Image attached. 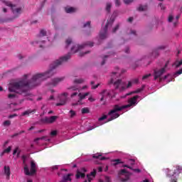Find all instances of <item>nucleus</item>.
<instances>
[{
    "mask_svg": "<svg viewBox=\"0 0 182 182\" xmlns=\"http://www.w3.org/2000/svg\"><path fill=\"white\" fill-rule=\"evenodd\" d=\"M69 59H70V53H68L66 55L60 58V59L56 60L50 64L48 70L33 75L30 80H28V79L30 77L31 75L26 74L18 81L11 82L9 85V92L11 93L9 95V99H16V97H18L16 93L22 95V93H26L30 89L39 86L43 80H46L48 77H50L56 73V67L59 66V65H62V63H65V62H68Z\"/></svg>",
    "mask_w": 182,
    "mask_h": 182,
    "instance_id": "nucleus-1",
    "label": "nucleus"
},
{
    "mask_svg": "<svg viewBox=\"0 0 182 182\" xmlns=\"http://www.w3.org/2000/svg\"><path fill=\"white\" fill-rule=\"evenodd\" d=\"M124 72H126V70H120L119 68H117V72H113L112 73L111 80L109 82V85H112V83H114V87L117 90H119V92H123V90H126V89L132 87V85H133V83H139V80L137 78H135L132 81H129L128 82V85L126 84V82L122 80H117L114 82V79H116V77H118V76H120V73H124Z\"/></svg>",
    "mask_w": 182,
    "mask_h": 182,
    "instance_id": "nucleus-2",
    "label": "nucleus"
},
{
    "mask_svg": "<svg viewBox=\"0 0 182 182\" xmlns=\"http://www.w3.org/2000/svg\"><path fill=\"white\" fill-rule=\"evenodd\" d=\"M137 99H139V96L136 95L128 100V105L122 106H119V105H114L113 109L108 113L109 118H108L105 123H107V122H112V120H114V119H117V117L120 116L119 112H122V110H126L127 109H130V107L136 106V105H137Z\"/></svg>",
    "mask_w": 182,
    "mask_h": 182,
    "instance_id": "nucleus-3",
    "label": "nucleus"
},
{
    "mask_svg": "<svg viewBox=\"0 0 182 182\" xmlns=\"http://www.w3.org/2000/svg\"><path fill=\"white\" fill-rule=\"evenodd\" d=\"M2 2V5H5L6 6H9L11 8L13 18H9L8 21H14L16 18H18L22 12H23V6L19 5L18 0H10V1H6V0H1Z\"/></svg>",
    "mask_w": 182,
    "mask_h": 182,
    "instance_id": "nucleus-4",
    "label": "nucleus"
},
{
    "mask_svg": "<svg viewBox=\"0 0 182 182\" xmlns=\"http://www.w3.org/2000/svg\"><path fill=\"white\" fill-rule=\"evenodd\" d=\"M89 87L87 85H84L82 87L75 85L74 87H71L69 88V90L71 92H74L71 94V97H75V96H77L78 95V101L76 103H73V106H76L77 105H81L82 100L86 97V96H89V92H85L84 94L79 93L80 90H85Z\"/></svg>",
    "mask_w": 182,
    "mask_h": 182,
    "instance_id": "nucleus-5",
    "label": "nucleus"
},
{
    "mask_svg": "<svg viewBox=\"0 0 182 182\" xmlns=\"http://www.w3.org/2000/svg\"><path fill=\"white\" fill-rule=\"evenodd\" d=\"M167 66H168V63H166L164 67L156 68L154 69V73L152 76H154V80H159V82H162V80H166L168 77H171L170 74L163 76L167 72Z\"/></svg>",
    "mask_w": 182,
    "mask_h": 182,
    "instance_id": "nucleus-6",
    "label": "nucleus"
},
{
    "mask_svg": "<svg viewBox=\"0 0 182 182\" xmlns=\"http://www.w3.org/2000/svg\"><path fill=\"white\" fill-rule=\"evenodd\" d=\"M48 39L50 42V31H46L45 30H41L39 35L35 41L32 42V45L35 46H38L39 48H45V43L46 41L45 39Z\"/></svg>",
    "mask_w": 182,
    "mask_h": 182,
    "instance_id": "nucleus-7",
    "label": "nucleus"
},
{
    "mask_svg": "<svg viewBox=\"0 0 182 182\" xmlns=\"http://www.w3.org/2000/svg\"><path fill=\"white\" fill-rule=\"evenodd\" d=\"M70 45H73L70 49L71 53H76V52H79V50H82V49H85V48H92L93 46V42L87 41V43H85L80 46L77 44L73 45V43L72 42V38H68L65 41V48H69Z\"/></svg>",
    "mask_w": 182,
    "mask_h": 182,
    "instance_id": "nucleus-8",
    "label": "nucleus"
},
{
    "mask_svg": "<svg viewBox=\"0 0 182 182\" xmlns=\"http://www.w3.org/2000/svg\"><path fill=\"white\" fill-rule=\"evenodd\" d=\"M117 16V11H114L112 16V18L107 21L105 27L100 32V39H106L107 38V29L112 28L113 22H114V18Z\"/></svg>",
    "mask_w": 182,
    "mask_h": 182,
    "instance_id": "nucleus-9",
    "label": "nucleus"
},
{
    "mask_svg": "<svg viewBox=\"0 0 182 182\" xmlns=\"http://www.w3.org/2000/svg\"><path fill=\"white\" fill-rule=\"evenodd\" d=\"M166 172V176L170 178L171 182H177V177H178V174L182 171V167L180 166H177L174 168V171H170V169H165Z\"/></svg>",
    "mask_w": 182,
    "mask_h": 182,
    "instance_id": "nucleus-10",
    "label": "nucleus"
},
{
    "mask_svg": "<svg viewBox=\"0 0 182 182\" xmlns=\"http://www.w3.org/2000/svg\"><path fill=\"white\" fill-rule=\"evenodd\" d=\"M38 166H36V163L34 161H31V169L28 167V165H24V173L26 176H33L35 173H36V169Z\"/></svg>",
    "mask_w": 182,
    "mask_h": 182,
    "instance_id": "nucleus-11",
    "label": "nucleus"
},
{
    "mask_svg": "<svg viewBox=\"0 0 182 182\" xmlns=\"http://www.w3.org/2000/svg\"><path fill=\"white\" fill-rule=\"evenodd\" d=\"M56 119H58V116L45 117L44 118H42L40 122L43 124H50L55 123Z\"/></svg>",
    "mask_w": 182,
    "mask_h": 182,
    "instance_id": "nucleus-12",
    "label": "nucleus"
},
{
    "mask_svg": "<svg viewBox=\"0 0 182 182\" xmlns=\"http://www.w3.org/2000/svg\"><path fill=\"white\" fill-rule=\"evenodd\" d=\"M68 96H69V94L67 92H63L58 95V100L60 102L57 103L56 106H64V105H66V102H68Z\"/></svg>",
    "mask_w": 182,
    "mask_h": 182,
    "instance_id": "nucleus-13",
    "label": "nucleus"
},
{
    "mask_svg": "<svg viewBox=\"0 0 182 182\" xmlns=\"http://www.w3.org/2000/svg\"><path fill=\"white\" fill-rule=\"evenodd\" d=\"M119 177L121 181H127L130 178V173L127 172L126 169H122L119 172Z\"/></svg>",
    "mask_w": 182,
    "mask_h": 182,
    "instance_id": "nucleus-14",
    "label": "nucleus"
},
{
    "mask_svg": "<svg viewBox=\"0 0 182 182\" xmlns=\"http://www.w3.org/2000/svg\"><path fill=\"white\" fill-rule=\"evenodd\" d=\"M102 97L100 99L101 102H103V100H105V99H107V97H109V99L113 97L114 96V94H112V92L109 91V90H104L102 93Z\"/></svg>",
    "mask_w": 182,
    "mask_h": 182,
    "instance_id": "nucleus-15",
    "label": "nucleus"
},
{
    "mask_svg": "<svg viewBox=\"0 0 182 182\" xmlns=\"http://www.w3.org/2000/svg\"><path fill=\"white\" fill-rule=\"evenodd\" d=\"M4 174L6 177V180H9L11 178V167L8 165H5L4 167Z\"/></svg>",
    "mask_w": 182,
    "mask_h": 182,
    "instance_id": "nucleus-16",
    "label": "nucleus"
},
{
    "mask_svg": "<svg viewBox=\"0 0 182 182\" xmlns=\"http://www.w3.org/2000/svg\"><path fill=\"white\" fill-rule=\"evenodd\" d=\"M178 19H180V15H177L176 18L173 16V15H169L168 21V22H173L174 26H177V23L178 22Z\"/></svg>",
    "mask_w": 182,
    "mask_h": 182,
    "instance_id": "nucleus-17",
    "label": "nucleus"
},
{
    "mask_svg": "<svg viewBox=\"0 0 182 182\" xmlns=\"http://www.w3.org/2000/svg\"><path fill=\"white\" fill-rule=\"evenodd\" d=\"M65 77H55L52 80L51 82L50 83V86H56L58 83H60V82L63 81Z\"/></svg>",
    "mask_w": 182,
    "mask_h": 182,
    "instance_id": "nucleus-18",
    "label": "nucleus"
},
{
    "mask_svg": "<svg viewBox=\"0 0 182 182\" xmlns=\"http://www.w3.org/2000/svg\"><path fill=\"white\" fill-rule=\"evenodd\" d=\"M82 171H77V174H76V178H85V173H86V168H82Z\"/></svg>",
    "mask_w": 182,
    "mask_h": 182,
    "instance_id": "nucleus-19",
    "label": "nucleus"
},
{
    "mask_svg": "<svg viewBox=\"0 0 182 182\" xmlns=\"http://www.w3.org/2000/svg\"><path fill=\"white\" fill-rule=\"evenodd\" d=\"M96 177V170L94 169L90 174L87 175V178L89 182L92 181Z\"/></svg>",
    "mask_w": 182,
    "mask_h": 182,
    "instance_id": "nucleus-20",
    "label": "nucleus"
},
{
    "mask_svg": "<svg viewBox=\"0 0 182 182\" xmlns=\"http://www.w3.org/2000/svg\"><path fill=\"white\" fill-rule=\"evenodd\" d=\"M36 112V109H27L23 112L21 116H29V114H33Z\"/></svg>",
    "mask_w": 182,
    "mask_h": 182,
    "instance_id": "nucleus-21",
    "label": "nucleus"
},
{
    "mask_svg": "<svg viewBox=\"0 0 182 182\" xmlns=\"http://www.w3.org/2000/svg\"><path fill=\"white\" fill-rule=\"evenodd\" d=\"M42 138H37L34 140L33 144L31 145V148L28 150H32V149H35V144H39V141H42Z\"/></svg>",
    "mask_w": 182,
    "mask_h": 182,
    "instance_id": "nucleus-22",
    "label": "nucleus"
},
{
    "mask_svg": "<svg viewBox=\"0 0 182 182\" xmlns=\"http://www.w3.org/2000/svg\"><path fill=\"white\" fill-rule=\"evenodd\" d=\"M164 46L158 47V50H155L152 52V56H154V58L159 56V50L164 49Z\"/></svg>",
    "mask_w": 182,
    "mask_h": 182,
    "instance_id": "nucleus-23",
    "label": "nucleus"
},
{
    "mask_svg": "<svg viewBox=\"0 0 182 182\" xmlns=\"http://www.w3.org/2000/svg\"><path fill=\"white\" fill-rule=\"evenodd\" d=\"M93 159H99L100 160H106V157L102 156L100 154H95L92 156Z\"/></svg>",
    "mask_w": 182,
    "mask_h": 182,
    "instance_id": "nucleus-24",
    "label": "nucleus"
},
{
    "mask_svg": "<svg viewBox=\"0 0 182 182\" xmlns=\"http://www.w3.org/2000/svg\"><path fill=\"white\" fill-rule=\"evenodd\" d=\"M76 11V9L73 8V7H66L65 8V12H67V14H73V12H75Z\"/></svg>",
    "mask_w": 182,
    "mask_h": 182,
    "instance_id": "nucleus-25",
    "label": "nucleus"
},
{
    "mask_svg": "<svg viewBox=\"0 0 182 182\" xmlns=\"http://www.w3.org/2000/svg\"><path fill=\"white\" fill-rule=\"evenodd\" d=\"M21 154V150L19 149L18 147H16L14 151H13V155L16 156V157H19V154Z\"/></svg>",
    "mask_w": 182,
    "mask_h": 182,
    "instance_id": "nucleus-26",
    "label": "nucleus"
},
{
    "mask_svg": "<svg viewBox=\"0 0 182 182\" xmlns=\"http://www.w3.org/2000/svg\"><path fill=\"white\" fill-rule=\"evenodd\" d=\"M105 119H107V115H103L102 117L99 118L98 123L100 126H102V124H105V123H102V122H103V120H105Z\"/></svg>",
    "mask_w": 182,
    "mask_h": 182,
    "instance_id": "nucleus-27",
    "label": "nucleus"
},
{
    "mask_svg": "<svg viewBox=\"0 0 182 182\" xmlns=\"http://www.w3.org/2000/svg\"><path fill=\"white\" fill-rule=\"evenodd\" d=\"M83 82H85V80H83V78L75 79L74 80L75 85H80L83 83Z\"/></svg>",
    "mask_w": 182,
    "mask_h": 182,
    "instance_id": "nucleus-28",
    "label": "nucleus"
},
{
    "mask_svg": "<svg viewBox=\"0 0 182 182\" xmlns=\"http://www.w3.org/2000/svg\"><path fill=\"white\" fill-rule=\"evenodd\" d=\"M141 90H143V88H139L134 92H131L129 93H127L126 95H125V97L126 96H130V95H133V93H140V92H141Z\"/></svg>",
    "mask_w": 182,
    "mask_h": 182,
    "instance_id": "nucleus-29",
    "label": "nucleus"
},
{
    "mask_svg": "<svg viewBox=\"0 0 182 182\" xmlns=\"http://www.w3.org/2000/svg\"><path fill=\"white\" fill-rule=\"evenodd\" d=\"M11 150H12V147L9 146L7 149H4V150L2 151L1 156H4V154L5 153H9V152L11 151Z\"/></svg>",
    "mask_w": 182,
    "mask_h": 182,
    "instance_id": "nucleus-30",
    "label": "nucleus"
},
{
    "mask_svg": "<svg viewBox=\"0 0 182 182\" xmlns=\"http://www.w3.org/2000/svg\"><path fill=\"white\" fill-rule=\"evenodd\" d=\"M81 112H82V114H86L89 113L90 110L87 107H84L82 109Z\"/></svg>",
    "mask_w": 182,
    "mask_h": 182,
    "instance_id": "nucleus-31",
    "label": "nucleus"
},
{
    "mask_svg": "<svg viewBox=\"0 0 182 182\" xmlns=\"http://www.w3.org/2000/svg\"><path fill=\"white\" fill-rule=\"evenodd\" d=\"M150 76H151V73H149V74H146L145 75H144V76L142 77V80H144V81L147 80L150 77Z\"/></svg>",
    "mask_w": 182,
    "mask_h": 182,
    "instance_id": "nucleus-32",
    "label": "nucleus"
},
{
    "mask_svg": "<svg viewBox=\"0 0 182 182\" xmlns=\"http://www.w3.org/2000/svg\"><path fill=\"white\" fill-rule=\"evenodd\" d=\"M110 8H112V3H107L106 7L107 12H110Z\"/></svg>",
    "mask_w": 182,
    "mask_h": 182,
    "instance_id": "nucleus-33",
    "label": "nucleus"
},
{
    "mask_svg": "<svg viewBox=\"0 0 182 182\" xmlns=\"http://www.w3.org/2000/svg\"><path fill=\"white\" fill-rule=\"evenodd\" d=\"M58 134V131L53 130L50 132V137H55Z\"/></svg>",
    "mask_w": 182,
    "mask_h": 182,
    "instance_id": "nucleus-34",
    "label": "nucleus"
},
{
    "mask_svg": "<svg viewBox=\"0 0 182 182\" xmlns=\"http://www.w3.org/2000/svg\"><path fill=\"white\" fill-rule=\"evenodd\" d=\"M95 85V82L92 81L91 82V85H92L91 89H97V87H99V85L100 84H97V85Z\"/></svg>",
    "mask_w": 182,
    "mask_h": 182,
    "instance_id": "nucleus-35",
    "label": "nucleus"
},
{
    "mask_svg": "<svg viewBox=\"0 0 182 182\" xmlns=\"http://www.w3.org/2000/svg\"><path fill=\"white\" fill-rule=\"evenodd\" d=\"M111 55H113V53H110L109 55H105L103 58V60L101 63V65H105V61L106 60V58H109V56H110Z\"/></svg>",
    "mask_w": 182,
    "mask_h": 182,
    "instance_id": "nucleus-36",
    "label": "nucleus"
},
{
    "mask_svg": "<svg viewBox=\"0 0 182 182\" xmlns=\"http://www.w3.org/2000/svg\"><path fill=\"white\" fill-rule=\"evenodd\" d=\"M147 9V6H139L138 10L139 11H146Z\"/></svg>",
    "mask_w": 182,
    "mask_h": 182,
    "instance_id": "nucleus-37",
    "label": "nucleus"
},
{
    "mask_svg": "<svg viewBox=\"0 0 182 182\" xmlns=\"http://www.w3.org/2000/svg\"><path fill=\"white\" fill-rule=\"evenodd\" d=\"M4 126H11V122L9 120H6L3 123Z\"/></svg>",
    "mask_w": 182,
    "mask_h": 182,
    "instance_id": "nucleus-38",
    "label": "nucleus"
},
{
    "mask_svg": "<svg viewBox=\"0 0 182 182\" xmlns=\"http://www.w3.org/2000/svg\"><path fill=\"white\" fill-rule=\"evenodd\" d=\"M134 163H135L134 159L128 160V164H130L131 166H134Z\"/></svg>",
    "mask_w": 182,
    "mask_h": 182,
    "instance_id": "nucleus-39",
    "label": "nucleus"
},
{
    "mask_svg": "<svg viewBox=\"0 0 182 182\" xmlns=\"http://www.w3.org/2000/svg\"><path fill=\"white\" fill-rule=\"evenodd\" d=\"M114 166H117V164H120V163H122V161H120V159H115L114 161Z\"/></svg>",
    "mask_w": 182,
    "mask_h": 182,
    "instance_id": "nucleus-40",
    "label": "nucleus"
},
{
    "mask_svg": "<svg viewBox=\"0 0 182 182\" xmlns=\"http://www.w3.org/2000/svg\"><path fill=\"white\" fill-rule=\"evenodd\" d=\"M84 28H90V21H87L85 24H84Z\"/></svg>",
    "mask_w": 182,
    "mask_h": 182,
    "instance_id": "nucleus-41",
    "label": "nucleus"
},
{
    "mask_svg": "<svg viewBox=\"0 0 182 182\" xmlns=\"http://www.w3.org/2000/svg\"><path fill=\"white\" fill-rule=\"evenodd\" d=\"M124 2L127 5L129 4H132V2H133V0H124Z\"/></svg>",
    "mask_w": 182,
    "mask_h": 182,
    "instance_id": "nucleus-42",
    "label": "nucleus"
},
{
    "mask_svg": "<svg viewBox=\"0 0 182 182\" xmlns=\"http://www.w3.org/2000/svg\"><path fill=\"white\" fill-rule=\"evenodd\" d=\"M70 114L71 117H74V116L76 114V113L73 110H70Z\"/></svg>",
    "mask_w": 182,
    "mask_h": 182,
    "instance_id": "nucleus-43",
    "label": "nucleus"
},
{
    "mask_svg": "<svg viewBox=\"0 0 182 182\" xmlns=\"http://www.w3.org/2000/svg\"><path fill=\"white\" fill-rule=\"evenodd\" d=\"M119 25L117 24V25L115 26V28H113L112 32H113L114 33V32H116V31H117V29H119Z\"/></svg>",
    "mask_w": 182,
    "mask_h": 182,
    "instance_id": "nucleus-44",
    "label": "nucleus"
},
{
    "mask_svg": "<svg viewBox=\"0 0 182 182\" xmlns=\"http://www.w3.org/2000/svg\"><path fill=\"white\" fill-rule=\"evenodd\" d=\"M18 116L16 114H11L9 116V119H14V117H16Z\"/></svg>",
    "mask_w": 182,
    "mask_h": 182,
    "instance_id": "nucleus-45",
    "label": "nucleus"
},
{
    "mask_svg": "<svg viewBox=\"0 0 182 182\" xmlns=\"http://www.w3.org/2000/svg\"><path fill=\"white\" fill-rule=\"evenodd\" d=\"M115 5L116 6H120V0H116Z\"/></svg>",
    "mask_w": 182,
    "mask_h": 182,
    "instance_id": "nucleus-46",
    "label": "nucleus"
},
{
    "mask_svg": "<svg viewBox=\"0 0 182 182\" xmlns=\"http://www.w3.org/2000/svg\"><path fill=\"white\" fill-rule=\"evenodd\" d=\"M130 35H134L136 36V31L134 30H131Z\"/></svg>",
    "mask_w": 182,
    "mask_h": 182,
    "instance_id": "nucleus-47",
    "label": "nucleus"
},
{
    "mask_svg": "<svg viewBox=\"0 0 182 182\" xmlns=\"http://www.w3.org/2000/svg\"><path fill=\"white\" fill-rule=\"evenodd\" d=\"M105 181H106V182H110V178L108 177V176H106V177H105Z\"/></svg>",
    "mask_w": 182,
    "mask_h": 182,
    "instance_id": "nucleus-48",
    "label": "nucleus"
},
{
    "mask_svg": "<svg viewBox=\"0 0 182 182\" xmlns=\"http://www.w3.org/2000/svg\"><path fill=\"white\" fill-rule=\"evenodd\" d=\"M48 100H55V97H53V95H51L49 98Z\"/></svg>",
    "mask_w": 182,
    "mask_h": 182,
    "instance_id": "nucleus-49",
    "label": "nucleus"
},
{
    "mask_svg": "<svg viewBox=\"0 0 182 182\" xmlns=\"http://www.w3.org/2000/svg\"><path fill=\"white\" fill-rule=\"evenodd\" d=\"M88 100H90V102H95V99L92 97H89Z\"/></svg>",
    "mask_w": 182,
    "mask_h": 182,
    "instance_id": "nucleus-50",
    "label": "nucleus"
},
{
    "mask_svg": "<svg viewBox=\"0 0 182 182\" xmlns=\"http://www.w3.org/2000/svg\"><path fill=\"white\" fill-rule=\"evenodd\" d=\"M123 167H127V168L132 169V166H130L129 165H124Z\"/></svg>",
    "mask_w": 182,
    "mask_h": 182,
    "instance_id": "nucleus-51",
    "label": "nucleus"
},
{
    "mask_svg": "<svg viewBox=\"0 0 182 182\" xmlns=\"http://www.w3.org/2000/svg\"><path fill=\"white\" fill-rule=\"evenodd\" d=\"M18 59H23V56L21 55V54H19L18 55Z\"/></svg>",
    "mask_w": 182,
    "mask_h": 182,
    "instance_id": "nucleus-52",
    "label": "nucleus"
},
{
    "mask_svg": "<svg viewBox=\"0 0 182 182\" xmlns=\"http://www.w3.org/2000/svg\"><path fill=\"white\" fill-rule=\"evenodd\" d=\"M134 171H135L136 173H140V169L139 168L134 169Z\"/></svg>",
    "mask_w": 182,
    "mask_h": 182,
    "instance_id": "nucleus-53",
    "label": "nucleus"
},
{
    "mask_svg": "<svg viewBox=\"0 0 182 182\" xmlns=\"http://www.w3.org/2000/svg\"><path fill=\"white\" fill-rule=\"evenodd\" d=\"M98 171H99L100 173H101V171H103V168H102V167H99V168H98Z\"/></svg>",
    "mask_w": 182,
    "mask_h": 182,
    "instance_id": "nucleus-54",
    "label": "nucleus"
},
{
    "mask_svg": "<svg viewBox=\"0 0 182 182\" xmlns=\"http://www.w3.org/2000/svg\"><path fill=\"white\" fill-rule=\"evenodd\" d=\"M128 21H129V22H132V21H133V17H130V18L128 19Z\"/></svg>",
    "mask_w": 182,
    "mask_h": 182,
    "instance_id": "nucleus-55",
    "label": "nucleus"
},
{
    "mask_svg": "<svg viewBox=\"0 0 182 182\" xmlns=\"http://www.w3.org/2000/svg\"><path fill=\"white\" fill-rule=\"evenodd\" d=\"M129 48H127L125 49V53H129Z\"/></svg>",
    "mask_w": 182,
    "mask_h": 182,
    "instance_id": "nucleus-56",
    "label": "nucleus"
},
{
    "mask_svg": "<svg viewBox=\"0 0 182 182\" xmlns=\"http://www.w3.org/2000/svg\"><path fill=\"white\" fill-rule=\"evenodd\" d=\"M35 129V127H31L28 129V131L31 132V130H33Z\"/></svg>",
    "mask_w": 182,
    "mask_h": 182,
    "instance_id": "nucleus-57",
    "label": "nucleus"
},
{
    "mask_svg": "<svg viewBox=\"0 0 182 182\" xmlns=\"http://www.w3.org/2000/svg\"><path fill=\"white\" fill-rule=\"evenodd\" d=\"M3 12H4V14H6V12H7L6 8H3Z\"/></svg>",
    "mask_w": 182,
    "mask_h": 182,
    "instance_id": "nucleus-58",
    "label": "nucleus"
},
{
    "mask_svg": "<svg viewBox=\"0 0 182 182\" xmlns=\"http://www.w3.org/2000/svg\"><path fill=\"white\" fill-rule=\"evenodd\" d=\"M58 168V166H53V170H56Z\"/></svg>",
    "mask_w": 182,
    "mask_h": 182,
    "instance_id": "nucleus-59",
    "label": "nucleus"
},
{
    "mask_svg": "<svg viewBox=\"0 0 182 182\" xmlns=\"http://www.w3.org/2000/svg\"><path fill=\"white\" fill-rule=\"evenodd\" d=\"M159 6L161 8V9H164V6H163V4H160Z\"/></svg>",
    "mask_w": 182,
    "mask_h": 182,
    "instance_id": "nucleus-60",
    "label": "nucleus"
},
{
    "mask_svg": "<svg viewBox=\"0 0 182 182\" xmlns=\"http://www.w3.org/2000/svg\"><path fill=\"white\" fill-rule=\"evenodd\" d=\"M86 53H89V51L85 52V53H81L80 55L83 56V55H86Z\"/></svg>",
    "mask_w": 182,
    "mask_h": 182,
    "instance_id": "nucleus-61",
    "label": "nucleus"
},
{
    "mask_svg": "<svg viewBox=\"0 0 182 182\" xmlns=\"http://www.w3.org/2000/svg\"><path fill=\"white\" fill-rule=\"evenodd\" d=\"M52 113H53V111H49V112H48V114H52Z\"/></svg>",
    "mask_w": 182,
    "mask_h": 182,
    "instance_id": "nucleus-62",
    "label": "nucleus"
},
{
    "mask_svg": "<svg viewBox=\"0 0 182 182\" xmlns=\"http://www.w3.org/2000/svg\"><path fill=\"white\" fill-rule=\"evenodd\" d=\"M27 182H33L31 179L27 180Z\"/></svg>",
    "mask_w": 182,
    "mask_h": 182,
    "instance_id": "nucleus-63",
    "label": "nucleus"
},
{
    "mask_svg": "<svg viewBox=\"0 0 182 182\" xmlns=\"http://www.w3.org/2000/svg\"><path fill=\"white\" fill-rule=\"evenodd\" d=\"M37 100H42V97H38Z\"/></svg>",
    "mask_w": 182,
    "mask_h": 182,
    "instance_id": "nucleus-64",
    "label": "nucleus"
}]
</instances>
